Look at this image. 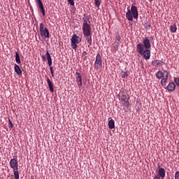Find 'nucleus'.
<instances>
[{
    "instance_id": "obj_31",
    "label": "nucleus",
    "mask_w": 179,
    "mask_h": 179,
    "mask_svg": "<svg viewBox=\"0 0 179 179\" xmlns=\"http://www.w3.org/2000/svg\"><path fill=\"white\" fill-rule=\"evenodd\" d=\"M174 82L179 87V78H174Z\"/></svg>"
},
{
    "instance_id": "obj_33",
    "label": "nucleus",
    "mask_w": 179,
    "mask_h": 179,
    "mask_svg": "<svg viewBox=\"0 0 179 179\" xmlns=\"http://www.w3.org/2000/svg\"><path fill=\"white\" fill-rule=\"evenodd\" d=\"M50 71L52 78H54V70L52 69V66L50 67Z\"/></svg>"
},
{
    "instance_id": "obj_9",
    "label": "nucleus",
    "mask_w": 179,
    "mask_h": 179,
    "mask_svg": "<svg viewBox=\"0 0 179 179\" xmlns=\"http://www.w3.org/2000/svg\"><path fill=\"white\" fill-rule=\"evenodd\" d=\"M36 1L43 16H45V10L44 8V5H43V1H41V0H36Z\"/></svg>"
},
{
    "instance_id": "obj_26",
    "label": "nucleus",
    "mask_w": 179,
    "mask_h": 179,
    "mask_svg": "<svg viewBox=\"0 0 179 179\" xmlns=\"http://www.w3.org/2000/svg\"><path fill=\"white\" fill-rule=\"evenodd\" d=\"M94 3L96 7L100 8V5H101V0H94Z\"/></svg>"
},
{
    "instance_id": "obj_4",
    "label": "nucleus",
    "mask_w": 179,
    "mask_h": 179,
    "mask_svg": "<svg viewBox=\"0 0 179 179\" xmlns=\"http://www.w3.org/2000/svg\"><path fill=\"white\" fill-rule=\"evenodd\" d=\"M82 29L84 37H89L92 36V27H90V24L83 25Z\"/></svg>"
},
{
    "instance_id": "obj_20",
    "label": "nucleus",
    "mask_w": 179,
    "mask_h": 179,
    "mask_svg": "<svg viewBox=\"0 0 179 179\" xmlns=\"http://www.w3.org/2000/svg\"><path fill=\"white\" fill-rule=\"evenodd\" d=\"M151 64L153 66H158V65H162V64H163V62L160 60H154L152 62Z\"/></svg>"
},
{
    "instance_id": "obj_8",
    "label": "nucleus",
    "mask_w": 179,
    "mask_h": 179,
    "mask_svg": "<svg viewBox=\"0 0 179 179\" xmlns=\"http://www.w3.org/2000/svg\"><path fill=\"white\" fill-rule=\"evenodd\" d=\"M164 73H166L164 78H163L161 80V85L162 86H166L167 83V80L169 79V72L166 70H164Z\"/></svg>"
},
{
    "instance_id": "obj_22",
    "label": "nucleus",
    "mask_w": 179,
    "mask_h": 179,
    "mask_svg": "<svg viewBox=\"0 0 179 179\" xmlns=\"http://www.w3.org/2000/svg\"><path fill=\"white\" fill-rule=\"evenodd\" d=\"M170 31L171 33H176V31H177V25H176V24L170 26Z\"/></svg>"
},
{
    "instance_id": "obj_2",
    "label": "nucleus",
    "mask_w": 179,
    "mask_h": 179,
    "mask_svg": "<svg viewBox=\"0 0 179 179\" xmlns=\"http://www.w3.org/2000/svg\"><path fill=\"white\" fill-rule=\"evenodd\" d=\"M139 13H138V8L134 5L131 6V10L128 9L126 13V17L127 20L132 22L134 19H138Z\"/></svg>"
},
{
    "instance_id": "obj_12",
    "label": "nucleus",
    "mask_w": 179,
    "mask_h": 179,
    "mask_svg": "<svg viewBox=\"0 0 179 179\" xmlns=\"http://www.w3.org/2000/svg\"><path fill=\"white\" fill-rule=\"evenodd\" d=\"M158 176L162 179H164V177H166V170L163 168H159L158 170Z\"/></svg>"
},
{
    "instance_id": "obj_28",
    "label": "nucleus",
    "mask_w": 179,
    "mask_h": 179,
    "mask_svg": "<svg viewBox=\"0 0 179 179\" xmlns=\"http://www.w3.org/2000/svg\"><path fill=\"white\" fill-rule=\"evenodd\" d=\"M121 76L122 78H128V73L126 71H122L121 72Z\"/></svg>"
},
{
    "instance_id": "obj_32",
    "label": "nucleus",
    "mask_w": 179,
    "mask_h": 179,
    "mask_svg": "<svg viewBox=\"0 0 179 179\" xmlns=\"http://www.w3.org/2000/svg\"><path fill=\"white\" fill-rule=\"evenodd\" d=\"M115 40H116V41L120 43L121 41V36H120V35H117L115 37Z\"/></svg>"
},
{
    "instance_id": "obj_37",
    "label": "nucleus",
    "mask_w": 179,
    "mask_h": 179,
    "mask_svg": "<svg viewBox=\"0 0 179 179\" xmlns=\"http://www.w3.org/2000/svg\"><path fill=\"white\" fill-rule=\"evenodd\" d=\"M42 58H43V61H45V55H43V56H42Z\"/></svg>"
},
{
    "instance_id": "obj_27",
    "label": "nucleus",
    "mask_w": 179,
    "mask_h": 179,
    "mask_svg": "<svg viewBox=\"0 0 179 179\" xmlns=\"http://www.w3.org/2000/svg\"><path fill=\"white\" fill-rule=\"evenodd\" d=\"M77 43L75 42H71V48H73V50H76V48H78V45H76Z\"/></svg>"
},
{
    "instance_id": "obj_34",
    "label": "nucleus",
    "mask_w": 179,
    "mask_h": 179,
    "mask_svg": "<svg viewBox=\"0 0 179 179\" xmlns=\"http://www.w3.org/2000/svg\"><path fill=\"white\" fill-rule=\"evenodd\" d=\"M175 179H179V171H176L175 173Z\"/></svg>"
},
{
    "instance_id": "obj_30",
    "label": "nucleus",
    "mask_w": 179,
    "mask_h": 179,
    "mask_svg": "<svg viewBox=\"0 0 179 179\" xmlns=\"http://www.w3.org/2000/svg\"><path fill=\"white\" fill-rule=\"evenodd\" d=\"M71 6H75V0H67Z\"/></svg>"
},
{
    "instance_id": "obj_18",
    "label": "nucleus",
    "mask_w": 179,
    "mask_h": 179,
    "mask_svg": "<svg viewBox=\"0 0 179 179\" xmlns=\"http://www.w3.org/2000/svg\"><path fill=\"white\" fill-rule=\"evenodd\" d=\"M108 127L110 128V129H114V128H115V122H114V120L110 119L108 121Z\"/></svg>"
},
{
    "instance_id": "obj_13",
    "label": "nucleus",
    "mask_w": 179,
    "mask_h": 179,
    "mask_svg": "<svg viewBox=\"0 0 179 179\" xmlns=\"http://www.w3.org/2000/svg\"><path fill=\"white\" fill-rule=\"evenodd\" d=\"M166 89L169 92H174V90H176V84L173 82H170L166 87Z\"/></svg>"
},
{
    "instance_id": "obj_6",
    "label": "nucleus",
    "mask_w": 179,
    "mask_h": 179,
    "mask_svg": "<svg viewBox=\"0 0 179 179\" xmlns=\"http://www.w3.org/2000/svg\"><path fill=\"white\" fill-rule=\"evenodd\" d=\"M10 167L13 170H19V164L17 163V159L13 158L10 161Z\"/></svg>"
},
{
    "instance_id": "obj_38",
    "label": "nucleus",
    "mask_w": 179,
    "mask_h": 179,
    "mask_svg": "<svg viewBox=\"0 0 179 179\" xmlns=\"http://www.w3.org/2000/svg\"><path fill=\"white\" fill-rule=\"evenodd\" d=\"M149 1V2H152V1H153V0H148Z\"/></svg>"
},
{
    "instance_id": "obj_16",
    "label": "nucleus",
    "mask_w": 179,
    "mask_h": 179,
    "mask_svg": "<svg viewBox=\"0 0 179 179\" xmlns=\"http://www.w3.org/2000/svg\"><path fill=\"white\" fill-rule=\"evenodd\" d=\"M46 59H48V64L49 66H51L52 65V59H51V55H50V52L48 50L46 52Z\"/></svg>"
},
{
    "instance_id": "obj_10",
    "label": "nucleus",
    "mask_w": 179,
    "mask_h": 179,
    "mask_svg": "<svg viewBox=\"0 0 179 179\" xmlns=\"http://www.w3.org/2000/svg\"><path fill=\"white\" fill-rule=\"evenodd\" d=\"M76 82L78 83V87H82V75L79 72L76 73Z\"/></svg>"
},
{
    "instance_id": "obj_29",
    "label": "nucleus",
    "mask_w": 179,
    "mask_h": 179,
    "mask_svg": "<svg viewBox=\"0 0 179 179\" xmlns=\"http://www.w3.org/2000/svg\"><path fill=\"white\" fill-rule=\"evenodd\" d=\"M8 128L9 129H12V128H13V123H12L10 118H8Z\"/></svg>"
},
{
    "instance_id": "obj_25",
    "label": "nucleus",
    "mask_w": 179,
    "mask_h": 179,
    "mask_svg": "<svg viewBox=\"0 0 179 179\" xmlns=\"http://www.w3.org/2000/svg\"><path fill=\"white\" fill-rule=\"evenodd\" d=\"M113 48H115V50H118V47L120 45V42H117V41H115L113 44Z\"/></svg>"
},
{
    "instance_id": "obj_21",
    "label": "nucleus",
    "mask_w": 179,
    "mask_h": 179,
    "mask_svg": "<svg viewBox=\"0 0 179 179\" xmlns=\"http://www.w3.org/2000/svg\"><path fill=\"white\" fill-rule=\"evenodd\" d=\"M15 62L17 64H20L22 62L20 61V56L19 55V52H15Z\"/></svg>"
},
{
    "instance_id": "obj_1",
    "label": "nucleus",
    "mask_w": 179,
    "mask_h": 179,
    "mask_svg": "<svg viewBox=\"0 0 179 179\" xmlns=\"http://www.w3.org/2000/svg\"><path fill=\"white\" fill-rule=\"evenodd\" d=\"M152 45L148 38H143V44L138 43L136 45V51L145 59H150V48Z\"/></svg>"
},
{
    "instance_id": "obj_19",
    "label": "nucleus",
    "mask_w": 179,
    "mask_h": 179,
    "mask_svg": "<svg viewBox=\"0 0 179 179\" xmlns=\"http://www.w3.org/2000/svg\"><path fill=\"white\" fill-rule=\"evenodd\" d=\"M83 20V25L89 24V23H87V22H89L90 20V19L89 18V16L86 15V14H84Z\"/></svg>"
},
{
    "instance_id": "obj_7",
    "label": "nucleus",
    "mask_w": 179,
    "mask_h": 179,
    "mask_svg": "<svg viewBox=\"0 0 179 179\" xmlns=\"http://www.w3.org/2000/svg\"><path fill=\"white\" fill-rule=\"evenodd\" d=\"M129 98L127 96V94H122L121 98L122 104L124 106V107H128L129 106Z\"/></svg>"
},
{
    "instance_id": "obj_24",
    "label": "nucleus",
    "mask_w": 179,
    "mask_h": 179,
    "mask_svg": "<svg viewBox=\"0 0 179 179\" xmlns=\"http://www.w3.org/2000/svg\"><path fill=\"white\" fill-rule=\"evenodd\" d=\"M87 40V43H89L88 47H90L92 45V35L89 37H85Z\"/></svg>"
},
{
    "instance_id": "obj_14",
    "label": "nucleus",
    "mask_w": 179,
    "mask_h": 179,
    "mask_svg": "<svg viewBox=\"0 0 179 179\" xmlns=\"http://www.w3.org/2000/svg\"><path fill=\"white\" fill-rule=\"evenodd\" d=\"M47 83L49 86L50 92H51V93H54V84H52V82H51V80L48 78H47Z\"/></svg>"
},
{
    "instance_id": "obj_36",
    "label": "nucleus",
    "mask_w": 179,
    "mask_h": 179,
    "mask_svg": "<svg viewBox=\"0 0 179 179\" xmlns=\"http://www.w3.org/2000/svg\"><path fill=\"white\" fill-rule=\"evenodd\" d=\"M160 178L159 176H155L153 179H160Z\"/></svg>"
},
{
    "instance_id": "obj_35",
    "label": "nucleus",
    "mask_w": 179,
    "mask_h": 179,
    "mask_svg": "<svg viewBox=\"0 0 179 179\" xmlns=\"http://www.w3.org/2000/svg\"><path fill=\"white\" fill-rule=\"evenodd\" d=\"M86 55H87V52L86 51H84V52H83V57H85V56H86Z\"/></svg>"
},
{
    "instance_id": "obj_3",
    "label": "nucleus",
    "mask_w": 179,
    "mask_h": 179,
    "mask_svg": "<svg viewBox=\"0 0 179 179\" xmlns=\"http://www.w3.org/2000/svg\"><path fill=\"white\" fill-rule=\"evenodd\" d=\"M39 30L43 38H50V31H48V29L44 27V24L41 23L39 24Z\"/></svg>"
},
{
    "instance_id": "obj_11",
    "label": "nucleus",
    "mask_w": 179,
    "mask_h": 179,
    "mask_svg": "<svg viewBox=\"0 0 179 179\" xmlns=\"http://www.w3.org/2000/svg\"><path fill=\"white\" fill-rule=\"evenodd\" d=\"M82 41V38L80 37L76 36V34L73 35L71 39V43H76L77 44H79Z\"/></svg>"
},
{
    "instance_id": "obj_17",
    "label": "nucleus",
    "mask_w": 179,
    "mask_h": 179,
    "mask_svg": "<svg viewBox=\"0 0 179 179\" xmlns=\"http://www.w3.org/2000/svg\"><path fill=\"white\" fill-rule=\"evenodd\" d=\"M14 70L17 75H22V69H20V66H19V65L15 64Z\"/></svg>"
},
{
    "instance_id": "obj_5",
    "label": "nucleus",
    "mask_w": 179,
    "mask_h": 179,
    "mask_svg": "<svg viewBox=\"0 0 179 179\" xmlns=\"http://www.w3.org/2000/svg\"><path fill=\"white\" fill-rule=\"evenodd\" d=\"M102 64H103V58L100 55V53H97L96 56V60L94 62V69H100L101 68Z\"/></svg>"
},
{
    "instance_id": "obj_23",
    "label": "nucleus",
    "mask_w": 179,
    "mask_h": 179,
    "mask_svg": "<svg viewBox=\"0 0 179 179\" xmlns=\"http://www.w3.org/2000/svg\"><path fill=\"white\" fill-rule=\"evenodd\" d=\"M14 177L15 179H19V169H13Z\"/></svg>"
},
{
    "instance_id": "obj_15",
    "label": "nucleus",
    "mask_w": 179,
    "mask_h": 179,
    "mask_svg": "<svg viewBox=\"0 0 179 179\" xmlns=\"http://www.w3.org/2000/svg\"><path fill=\"white\" fill-rule=\"evenodd\" d=\"M164 75L166 76V73H164L162 71H158L156 73L155 76H156L157 79H162V78H164Z\"/></svg>"
}]
</instances>
